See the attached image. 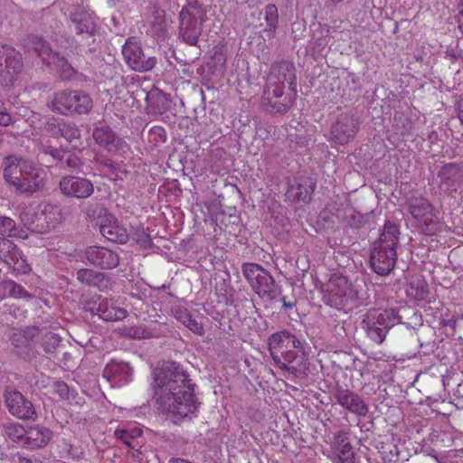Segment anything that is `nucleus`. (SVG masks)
<instances>
[{
  "label": "nucleus",
  "instance_id": "1",
  "mask_svg": "<svg viewBox=\"0 0 463 463\" xmlns=\"http://www.w3.org/2000/svg\"><path fill=\"white\" fill-rule=\"evenodd\" d=\"M154 397L158 410L174 423L194 416L200 405L189 373L176 362H165L154 371Z\"/></svg>",
  "mask_w": 463,
  "mask_h": 463
},
{
  "label": "nucleus",
  "instance_id": "2",
  "mask_svg": "<svg viewBox=\"0 0 463 463\" xmlns=\"http://www.w3.org/2000/svg\"><path fill=\"white\" fill-rule=\"evenodd\" d=\"M62 219L61 208L52 203H43L36 207H28L20 213L22 223L32 232L46 233L54 229Z\"/></svg>",
  "mask_w": 463,
  "mask_h": 463
},
{
  "label": "nucleus",
  "instance_id": "3",
  "mask_svg": "<svg viewBox=\"0 0 463 463\" xmlns=\"http://www.w3.org/2000/svg\"><path fill=\"white\" fill-rule=\"evenodd\" d=\"M405 206L417 228L426 235H434L439 229V210L429 199L418 193L409 194Z\"/></svg>",
  "mask_w": 463,
  "mask_h": 463
},
{
  "label": "nucleus",
  "instance_id": "4",
  "mask_svg": "<svg viewBox=\"0 0 463 463\" xmlns=\"http://www.w3.org/2000/svg\"><path fill=\"white\" fill-rule=\"evenodd\" d=\"M206 11L198 0H188L179 14V36L183 41L194 46L203 32Z\"/></svg>",
  "mask_w": 463,
  "mask_h": 463
},
{
  "label": "nucleus",
  "instance_id": "5",
  "mask_svg": "<svg viewBox=\"0 0 463 463\" xmlns=\"http://www.w3.org/2000/svg\"><path fill=\"white\" fill-rule=\"evenodd\" d=\"M402 322L396 309H369L362 321V327L367 336L375 344H382L388 331Z\"/></svg>",
  "mask_w": 463,
  "mask_h": 463
},
{
  "label": "nucleus",
  "instance_id": "6",
  "mask_svg": "<svg viewBox=\"0 0 463 463\" xmlns=\"http://www.w3.org/2000/svg\"><path fill=\"white\" fill-rule=\"evenodd\" d=\"M241 270L255 294L269 301L276 299L279 285L267 269L260 264L246 262L242 264Z\"/></svg>",
  "mask_w": 463,
  "mask_h": 463
},
{
  "label": "nucleus",
  "instance_id": "7",
  "mask_svg": "<svg viewBox=\"0 0 463 463\" xmlns=\"http://www.w3.org/2000/svg\"><path fill=\"white\" fill-rule=\"evenodd\" d=\"M295 66L288 61H280L273 64L267 79L266 99L269 94L273 97H281L283 89L288 84V89L296 95V73Z\"/></svg>",
  "mask_w": 463,
  "mask_h": 463
},
{
  "label": "nucleus",
  "instance_id": "8",
  "mask_svg": "<svg viewBox=\"0 0 463 463\" xmlns=\"http://www.w3.org/2000/svg\"><path fill=\"white\" fill-rule=\"evenodd\" d=\"M23 57L20 52L9 44L0 45V85L11 87L23 71Z\"/></svg>",
  "mask_w": 463,
  "mask_h": 463
},
{
  "label": "nucleus",
  "instance_id": "9",
  "mask_svg": "<svg viewBox=\"0 0 463 463\" xmlns=\"http://www.w3.org/2000/svg\"><path fill=\"white\" fill-rule=\"evenodd\" d=\"M69 21L75 34L81 41L89 42L91 39V43H94V36L99 31L97 17L94 12L86 10L83 7H76L71 12Z\"/></svg>",
  "mask_w": 463,
  "mask_h": 463
},
{
  "label": "nucleus",
  "instance_id": "10",
  "mask_svg": "<svg viewBox=\"0 0 463 463\" xmlns=\"http://www.w3.org/2000/svg\"><path fill=\"white\" fill-rule=\"evenodd\" d=\"M8 411L20 420H35L37 412L32 402L22 392L12 387H7L3 394Z\"/></svg>",
  "mask_w": 463,
  "mask_h": 463
},
{
  "label": "nucleus",
  "instance_id": "11",
  "mask_svg": "<svg viewBox=\"0 0 463 463\" xmlns=\"http://www.w3.org/2000/svg\"><path fill=\"white\" fill-rule=\"evenodd\" d=\"M122 54L129 68L138 72L149 71L157 63L155 56H146L141 45L131 39H128L123 45Z\"/></svg>",
  "mask_w": 463,
  "mask_h": 463
},
{
  "label": "nucleus",
  "instance_id": "12",
  "mask_svg": "<svg viewBox=\"0 0 463 463\" xmlns=\"http://www.w3.org/2000/svg\"><path fill=\"white\" fill-rule=\"evenodd\" d=\"M350 293L346 278L333 276L324 286L322 299L326 305L341 309L348 301Z\"/></svg>",
  "mask_w": 463,
  "mask_h": 463
},
{
  "label": "nucleus",
  "instance_id": "13",
  "mask_svg": "<svg viewBox=\"0 0 463 463\" xmlns=\"http://www.w3.org/2000/svg\"><path fill=\"white\" fill-rule=\"evenodd\" d=\"M333 396L341 407L357 417H365L369 412V405L364 399L345 386L336 383Z\"/></svg>",
  "mask_w": 463,
  "mask_h": 463
},
{
  "label": "nucleus",
  "instance_id": "14",
  "mask_svg": "<svg viewBox=\"0 0 463 463\" xmlns=\"http://www.w3.org/2000/svg\"><path fill=\"white\" fill-rule=\"evenodd\" d=\"M359 120L353 114H342L331 126L330 141L345 145L352 141L359 130Z\"/></svg>",
  "mask_w": 463,
  "mask_h": 463
},
{
  "label": "nucleus",
  "instance_id": "15",
  "mask_svg": "<svg viewBox=\"0 0 463 463\" xmlns=\"http://www.w3.org/2000/svg\"><path fill=\"white\" fill-rule=\"evenodd\" d=\"M274 364L282 371L295 377H303L308 369V363L303 354H298L294 349L281 351L271 357Z\"/></svg>",
  "mask_w": 463,
  "mask_h": 463
},
{
  "label": "nucleus",
  "instance_id": "16",
  "mask_svg": "<svg viewBox=\"0 0 463 463\" xmlns=\"http://www.w3.org/2000/svg\"><path fill=\"white\" fill-rule=\"evenodd\" d=\"M397 261V250L391 247L373 246L370 264L373 270L381 276H386L394 269Z\"/></svg>",
  "mask_w": 463,
  "mask_h": 463
},
{
  "label": "nucleus",
  "instance_id": "17",
  "mask_svg": "<svg viewBox=\"0 0 463 463\" xmlns=\"http://www.w3.org/2000/svg\"><path fill=\"white\" fill-rule=\"evenodd\" d=\"M61 193L71 198L86 199L94 192V185L87 178L80 176H64L59 182Z\"/></svg>",
  "mask_w": 463,
  "mask_h": 463
},
{
  "label": "nucleus",
  "instance_id": "18",
  "mask_svg": "<svg viewBox=\"0 0 463 463\" xmlns=\"http://www.w3.org/2000/svg\"><path fill=\"white\" fill-rule=\"evenodd\" d=\"M0 260L20 274H26L31 270L17 246L5 237L0 238Z\"/></svg>",
  "mask_w": 463,
  "mask_h": 463
},
{
  "label": "nucleus",
  "instance_id": "19",
  "mask_svg": "<svg viewBox=\"0 0 463 463\" xmlns=\"http://www.w3.org/2000/svg\"><path fill=\"white\" fill-rule=\"evenodd\" d=\"M36 331L35 328H28L24 332H14L10 337L14 352L26 361L36 357L37 351L33 341Z\"/></svg>",
  "mask_w": 463,
  "mask_h": 463
},
{
  "label": "nucleus",
  "instance_id": "20",
  "mask_svg": "<svg viewBox=\"0 0 463 463\" xmlns=\"http://www.w3.org/2000/svg\"><path fill=\"white\" fill-rule=\"evenodd\" d=\"M85 256L90 264L103 269H112L119 264V255L105 247L90 246Z\"/></svg>",
  "mask_w": 463,
  "mask_h": 463
},
{
  "label": "nucleus",
  "instance_id": "21",
  "mask_svg": "<svg viewBox=\"0 0 463 463\" xmlns=\"http://www.w3.org/2000/svg\"><path fill=\"white\" fill-rule=\"evenodd\" d=\"M439 187L452 194L463 184V167L455 163L444 165L437 174Z\"/></svg>",
  "mask_w": 463,
  "mask_h": 463
},
{
  "label": "nucleus",
  "instance_id": "22",
  "mask_svg": "<svg viewBox=\"0 0 463 463\" xmlns=\"http://www.w3.org/2000/svg\"><path fill=\"white\" fill-rule=\"evenodd\" d=\"M268 345L271 357H273L275 354H279L281 351L288 349L303 350L302 342L288 330L273 333L268 339Z\"/></svg>",
  "mask_w": 463,
  "mask_h": 463
},
{
  "label": "nucleus",
  "instance_id": "23",
  "mask_svg": "<svg viewBox=\"0 0 463 463\" xmlns=\"http://www.w3.org/2000/svg\"><path fill=\"white\" fill-rule=\"evenodd\" d=\"M332 449L334 463H354L355 453L349 442L347 432L340 430L335 434Z\"/></svg>",
  "mask_w": 463,
  "mask_h": 463
},
{
  "label": "nucleus",
  "instance_id": "24",
  "mask_svg": "<svg viewBox=\"0 0 463 463\" xmlns=\"http://www.w3.org/2000/svg\"><path fill=\"white\" fill-rule=\"evenodd\" d=\"M25 172L22 177L20 193L33 194L41 191L44 186L45 174L42 169L37 168L33 164L28 161Z\"/></svg>",
  "mask_w": 463,
  "mask_h": 463
},
{
  "label": "nucleus",
  "instance_id": "25",
  "mask_svg": "<svg viewBox=\"0 0 463 463\" xmlns=\"http://www.w3.org/2000/svg\"><path fill=\"white\" fill-rule=\"evenodd\" d=\"M316 183L310 177L300 176L288 185L286 196L292 202H308L315 190Z\"/></svg>",
  "mask_w": 463,
  "mask_h": 463
},
{
  "label": "nucleus",
  "instance_id": "26",
  "mask_svg": "<svg viewBox=\"0 0 463 463\" xmlns=\"http://www.w3.org/2000/svg\"><path fill=\"white\" fill-rule=\"evenodd\" d=\"M52 431L43 425L36 424L26 428V435L24 438V448L37 449L44 448L52 439Z\"/></svg>",
  "mask_w": 463,
  "mask_h": 463
},
{
  "label": "nucleus",
  "instance_id": "27",
  "mask_svg": "<svg viewBox=\"0 0 463 463\" xmlns=\"http://www.w3.org/2000/svg\"><path fill=\"white\" fill-rule=\"evenodd\" d=\"M27 160L15 156H9L5 158V179L18 192H20L22 177L25 172V167L24 166L27 165Z\"/></svg>",
  "mask_w": 463,
  "mask_h": 463
},
{
  "label": "nucleus",
  "instance_id": "28",
  "mask_svg": "<svg viewBox=\"0 0 463 463\" xmlns=\"http://www.w3.org/2000/svg\"><path fill=\"white\" fill-rule=\"evenodd\" d=\"M83 309L90 312L91 315H98L100 318L106 321L121 320L128 315L126 309L114 307L106 300L99 302L98 305L93 304V306L86 304L83 307Z\"/></svg>",
  "mask_w": 463,
  "mask_h": 463
},
{
  "label": "nucleus",
  "instance_id": "29",
  "mask_svg": "<svg viewBox=\"0 0 463 463\" xmlns=\"http://www.w3.org/2000/svg\"><path fill=\"white\" fill-rule=\"evenodd\" d=\"M46 105L54 113L67 117L73 116L71 90H62L54 92Z\"/></svg>",
  "mask_w": 463,
  "mask_h": 463
},
{
  "label": "nucleus",
  "instance_id": "30",
  "mask_svg": "<svg viewBox=\"0 0 463 463\" xmlns=\"http://www.w3.org/2000/svg\"><path fill=\"white\" fill-rule=\"evenodd\" d=\"M99 232L108 241L116 243H126L129 237L127 229L117 220L100 224Z\"/></svg>",
  "mask_w": 463,
  "mask_h": 463
},
{
  "label": "nucleus",
  "instance_id": "31",
  "mask_svg": "<svg viewBox=\"0 0 463 463\" xmlns=\"http://www.w3.org/2000/svg\"><path fill=\"white\" fill-rule=\"evenodd\" d=\"M92 137L95 141L109 152H114L118 149L119 139L113 131L106 126L97 127L93 129Z\"/></svg>",
  "mask_w": 463,
  "mask_h": 463
},
{
  "label": "nucleus",
  "instance_id": "32",
  "mask_svg": "<svg viewBox=\"0 0 463 463\" xmlns=\"http://www.w3.org/2000/svg\"><path fill=\"white\" fill-rule=\"evenodd\" d=\"M400 237L399 226L391 222L384 223L379 239L373 243L374 246L391 247L396 250Z\"/></svg>",
  "mask_w": 463,
  "mask_h": 463
},
{
  "label": "nucleus",
  "instance_id": "33",
  "mask_svg": "<svg viewBox=\"0 0 463 463\" xmlns=\"http://www.w3.org/2000/svg\"><path fill=\"white\" fill-rule=\"evenodd\" d=\"M146 100L149 107L154 109L155 113L163 114L170 109L172 99L169 94H166L159 89L151 90Z\"/></svg>",
  "mask_w": 463,
  "mask_h": 463
},
{
  "label": "nucleus",
  "instance_id": "34",
  "mask_svg": "<svg viewBox=\"0 0 463 463\" xmlns=\"http://www.w3.org/2000/svg\"><path fill=\"white\" fill-rule=\"evenodd\" d=\"M266 89H264L263 96L261 98V104L266 109L267 111L270 113H279L284 114L286 113L290 106L292 105L291 98H282L281 97H273L272 94H269V99H266Z\"/></svg>",
  "mask_w": 463,
  "mask_h": 463
},
{
  "label": "nucleus",
  "instance_id": "35",
  "mask_svg": "<svg viewBox=\"0 0 463 463\" xmlns=\"http://www.w3.org/2000/svg\"><path fill=\"white\" fill-rule=\"evenodd\" d=\"M6 298L31 299L33 295L13 280L0 282V300Z\"/></svg>",
  "mask_w": 463,
  "mask_h": 463
},
{
  "label": "nucleus",
  "instance_id": "36",
  "mask_svg": "<svg viewBox=\"0 0 463 463\" xmlns=\"http://www.w3.org/2000/svg\"><path fill=\"white\" fill-rule=\"evenodd\" d=\"M71 104L73 116L88 114L93 107L91 98L80 90H71Z\"/></svg>",
  "mask_w": 463,
  "mask_h": 463
},
{
  "label": "nucleus",
  "instance_id": "37",
  "mask_svg": "<svg viewBox=\"0 0 463 463\" xmlns=\"http://www.w3.org/2000/svg\"><path fill=\"white\" fill-rule=\"evenodd\" d=\"M172 313L178 321L194 333L200 335L204 333L203 325L197 322L185 307L177 306L172 308Z\"/></svg>",
  "mask_w": 463,
  "mask_h": 463
},
{
  "label": "nucleus",
  "instance_id": "38",
  "mask_svg": "<svg viewBox=\"0 0 463 463\" xmlns=\"http://www.w3.org/2000/svg\"><path fill=\"white\" fill-rule=\"evenodd\" d=\"M77 279L88 286L101 288L106 286L108 279L104 273L90 269H81L77 271Z\"/></svg>",
  "mask_w": 463,
  "mask_h": 463
},
{
  "label": "nucleus",
  "instance_id": "39",
  "mask_svg": "<svg viewBox=\"0 0 463 463\" xmlns=\"http://www.w3.org/2000/svg\"><path fill=\"white\" fill-rule=\"evenodd\" d=\"M131 373V368L128 363L125 362H111L106 365L103 370V376L108 379V381H117L118 378L119 381L126 379Z\"/></svg>",
  "mask_w": 463,
  "mask_h": 463
},
{
  "label": "nucleus",
  "instance_id": "40",
  "mask_svg": "<svg viewBox=\"0 0 463 463\" xmlns=\"http://www.w3.org/2000/svg\"><path fill=\"white\" fill-rule=\"evenodd\" d=\"M0 234L8 237H18L24 239L26 232L17 227L15 222L10 217L0 214Z\"/></svg>",
  "mask_w": 463,
  "mask_h": 463
},
{
  "label": "nucleus",
  "instance_id": "41",
  "mask_svg": "<svg viewBox=\"0 0 463 463\" xmlns=\"http://www.w3.org/2000/svg\"><path fill=\"white\" fill-rule=\"evenodd\" d=\"M46 58L44 62L61 69L65 77H71L74 73L72 66L60 53L52 51Z\"/></svg>",
  "mask_w": 463,
  "mask_h": 463
},
{
  "label": "nucleus",
  "instance_id": "42",
  "mask_svg": "<svg viewBox=\"0 0 463 463\" xmlns=\"http://www.w3.org/2000/svg\"><path fill=\"white\" fill-rule=\"evenodd\" d=\"M408 293L416 299H424L429 293L428 283L421 278H412L408 286Z\"/></svg>",
  "mask_w": 463,
  "mask_h": 463
},
{
  "label": "nucleus",
  "instance_id": "43",
  "mask_svg": "<svg viewBox=\"0 0 463 463\" xmlns=\"http://www.w3.org/2000/svg\"><path fill=\"white\" fill-rule=\"evenodd\" d=\"M5 435L13 441L24 447V438L26 435V429L19 423H6L4 425Z\"/></svg>",
  "mask_w": 463,
  "mask_h": 463
},
{
  "label": "nucleus",
  "instance_id": "44",
  "mask_svg": "<svg viewBox=\"0 0 463 463\" xmlns=\"http://www.w3.org/2000/svg\"><path fill=\"white\" fill-rule=\"evenodd\" d=\"M81 135L80 129L73 122L61 121L59 137L65 138L68 142L80 139Z\"/></svg>",
  "mask_w": 463,
  "mask_h": 463
},
{
  "label": "nucleus",
  "instance_id": "45",
  "mask_svg": "<svg viewBox=\"0 0 463 463\" xmlns=\"http://www.w3.org/2000/svg\"><path fill=\"white\" fill-rule=\"evenodd\" d=\"M61 338L57 334L46 332L42 335L41 346L46 354H53L59 346Z\"/></svg>",
  "mask_w": 463,
  "mask_h": 463
},
{
  "label": "nucleus",
  "instance_id": "46",
  "mask_svg": "<svg viewBox=\"0 0 463 463\" xmlns=\"http://www.w3.org/2000/svg\"><path fill=\"white\" fill-rule=\"evenodd\" d=\"M31 43L34 52L45 61L46 57L52 52L49 43L40 36H32Z\"/></svg>",
  "mask_w": 463,
  "mask_h": 463
},
{
  "label": "nucleus",
  "instance_id": "47",
  "mask_svg": "<svg viewBox=\"0 0 463 463\" xmlns=\"http://www.w3.org/2000/svg\"><path fill=\"white\" fill-rule=\"evenodd\" d=\"M344 219L347 225L354 229L363 227L366 222L365 216L353 209L345 211Z\"/></svg>",
  "mask_w": 463,
  "mask_h": 463
},
{
  "label": "nucleus",
  "instance_id": "48",
  "mask_svg": "<svg viewBox=\"0 0 463 463\" xmlns=\"http://www.w3.org/2000/svg\"><path fill=\"white\" fill-rule=\"evenodd\" d=\"M121 331L123 335L134 339H145L152 335L151 332L142 326H124Z\"/></svg>",
  "mask_w": 463,
  "mask_h": 463
},
{
  "label": "nucleus",
  "instance_id": "49",
  "mask_svg": "<svg viewBox=\"0 0 463 463\" xmlns=\"http://www.w3.org/2000/svg\"><path fill=\"white\" fill-rule=\"evenodd\" d=\"M278 9L275 5L269 4L265 7V20L270 31L274 32L278 25Z\"/></svg>",
  "mask_w": 463,
  "mask_h": 463
},
{
  "label": "nucleus",
  "instance_id": "50",
  "mask_svg": "<svg viewBox=\"0 0 463 463\" xmlns=\"http://www.w3.org/2000/svg\"><path fill=\"white\" fill-rule=\"evenodd\" d=\"M61 166L71 169H76L82 165V162L79 156L71 153L63 152L60 157Z\"/></svg>",
  "mask_w": 463,
  "mask_h": 463
},
{
  "label": "nucleus",
  "instance_id": "51",
  "mask_svg": "<svg viewBox=\"0 0 463 463\" xmlns=\"http://www.w3.org/2000/svg\"><path fill=\"white\" fill-rule=\"evenodd\" d=\"M61 122L54 118H47L43 122V130L54 138H59Z\"/></svg>",
  "mask_w": 463,
  "mask_h": 463
},
{
  "label": "nucleus",
  "instance_id": "52",
  "mask_svg": "<svg viewBox=\"0 0 463 463\" xmlns=\"http://www.w3.org/2000/svg\"><path fill=\"white\" fill-rule=\"evenodd\" d=\"M105 165L108 167V174L109 177L113 180H122L128 174L127 170L121 168L118 164H114L111 161L106 162Z\"/></svg>",
  "mask_w": 463,
  "mask_h": 463
},
{
  "label": "nucleus",
  "instance_id": "53",
  "mask_svg": "<svg viewBox=\"0 0 463 463\" xmlns=\"http://www.w3.org/2000/svg\"><path fill=\"white\" fill-rule=\"evenodd\" d=\"M54 392L57 393L61 399L68 400L70 398V388L66 383L57 381L54 383Z\"/></svg>",
  "mask_w": 463,
  "mask_h": 463
},
{
  "label": "nucleus",
  "instance_id": "54",
  "mask_svg": "<svg viewBox=\"0 0 463 463\" xmlns=\"http://www.w3.org/2000/svg\"><path fill=\"white\" fill-rule=\"evenodd\" d=\"M115 437L121 440L128 448L134 449L132 445L133 439L125 429H117L114 432Z\"/></svg>",
  "mask_w": 463,
  "mask_h": 463
},
{
  "label": "nucleus",
  "instance_id": "55",
  "mask_svg": "<svg viewBox=\"0 0 463 463\" xmlns=\"http://www.w3.org/2000/svg\"><path fill=\"white\" fill-rule=\"evenodd\" d=\"M66 452L70 458L73 460H80L83 458V451L80 447H75L71 444H66Z\"/></svg>",
  "mask_w": 463,
  "mask_h": 463
},
{
  "label": "nucleus",
  "instance_id": "56",
  "mask_svg": "<svg viewBox=\"0 0 463 463\" xmlns=\"http://www.w3.org/2000/svg\"><path fill=\"white\" fill-rule=\"evenodd\" d=\"M149 133L151 135H154L156 137V139L157 138L156 141L164 142L165 140V130L164 129V128L160 126H154L153 128H150Z\"/></svg>",
  "mask_w": 463,
  "mask_h": 463
},
{
  "label": "nucleus",
  "instance_id": "57",
  "mask_svg": "<svg viewBox=\"0 0 463 463\" xmlns=\"http://www.w3.org/2000/svg\"><path fill=\"white\" fill-rule=\"evenodd\" d=\"M17 463H43L36 457H24L17 455Z\"/></svg>",
  "mask_w": 463,
  "mask_h": 463
},
{
  "label": "nucleus",
  "instance_id": "58",
  "mask_svg": "<svg viewBox=\"0 0 463 463\" xmlns=\"http://www.w3.org/2000/svg\"><path fill=\"white\" fill-rule=\"evenodd\" d=\"M137 241L139 244L143 247H146L150 244V238L148 234H146L144 231H142L140 233H137Z\"/></svg>",
  "mask_w": 463,
  "mask_h": 463
},
{
  "label": "nucleus",
  "instance_id": "59",
  "mask_svg": "<svg viewBox=\"0 0 463 463\" xmlns=\"http://www.w3.org/2000/svg\"><path fill=\"white\" fill-rule=\"evenodd\" d=\"M12 122V117L9 113L0 111V126L7 127Z\"/></svg>",
  "mask_w": 463,
  "mask_h": 463
},
{
  "label": "nucleus",
  "instance_id": "60",
  "mask_svg": "<svg viewBox=\"0 0 463 463\" xmlns=\"http://www.w3.org/2000/svg\"><path fill=\"white\" fill-rule=\"evenodd\" d=\"M127 431L128 432V434L130 435V438L134 439L141 437L143 431L140 428H137V427H135L131 430H127Z\"/></svg>",
  "mask_w": 463,
  "mask_h": 463
},
{
  "label": "nucleus",
  "instance_id": "61",
  "mask_svg": "<svg viewBox=\"0 0 463 463\" xmlns=\"http://www.w3.org/2000/svg\"><path fill=\"white\" fill-rule=\"evenodd\" d=\"M45 153L46 154H49L51 155L53 158L57 159L58 161H60V157L62 155L63 152H61L53 147H48L46 150H45Z\"/></svg>",
  "mask_w": 463,
  "mask_h": 463
},
{
  "label": "nucleus",
  "instance_id": "62",
  "mask_svg": "<svg viewBox=\"0 0 463 463\" xmlns=\"http://www.w3.org/2000/svg\"><path fill=\"white\" fill-rule=\"evenodd\" d=\"M458 118L461 123H463V98L458 102Z\"/></svg>",
  "mask_w": 463,
  "mask_h": 463
},
{
  "label": "nucleus",
  "instance_id": "63",
  "mask_svg": "<svg viewBox=\"0 0 463 463\" xmlns=\"http://www.w3.org/2000/svg\"><path fill=\"white\" fill-rule=\"evenodd\" d=\"M296 305V302H288L285 298H282V306L285 309L292 308Z\"/></svg>",
  "mask_w": 463,
  "mask_h": 463
},
{
  "label": "nucleus",
  "instance_id": "64",
  "mask_svg": "<svg viewBox=\"0 0 463 463\" xmlns=\"http://www.w3.org/2000/svg\"><path fill=\"white\" fill-rule=\"evenodd\" d=\"M170 463H192L191 461L179 458H172L169 461Z\"/></svg>",
  "mask_w": 463,
  "mask_h": 463
}]
</instances>
